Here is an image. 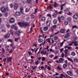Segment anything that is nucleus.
I'll return each mask as SVG.
<instances>
[{"mask_svg": "<svg viewBox=\"0 0 78 78\" xmlns=\"http://www.w3.org/2000/svg\"><path fill=\"white\" fill-rule=\"evenodd\" d=\"M64 61V59L62 58H61L59 59V62L60 63H63V61Z\"/></svg>", "mask_w": 78, "mask_h": 78, "instance_id": "nucleus-16", "label": "nucleus"}, {"mask_svg": "<svg viewBox=\"0 0 78 78\" xmlns=\"http://www.w3.org/2000/svg\"><path fill=\"white\" fill-rule=\"evenodd\" d=\"M54 7H58V4L56 2H55L54 4Z\"/></svg>", "mask_w": 78, "mask_h": 78, "instance_id": "nucleus-26", "label": "nucleus"}, {"mask_svg": "<svg viewBox=\"0 0 78 78\" xmlns=\"http://www.w3.org/2000/svg\"><path fill=\"white\" fill-rule=\"evenodd\" d=\"M20 12L22 14H23V7H21L20 8Z\"/></svg>", "mask_w": 78, "mask_h": 78, "instance_id": "nucleus-12", "label": "nucleus"}, {"mask_svg": "<svg viewBox=\"0 0 78 78\" xmlns=\"http://www.w3.org/2000/svg\"><path fill=\"white\" fill-rule=\"evenodd\" d=\"M18 25L20 26L21 27H23L25 26L24 23L23 22H19Z\"/></svg>", "mask_w": 78, "mask_h": 78, "instance_id": "nucleus-4", "label": "nucleus"}, {"mask_svg": "<svg viewBox=\"0 0 78 78\" xmlns=\"http://www.w3.org/2000/svg\"><path fill=\"white\" fill-rule=\"evenodd\" d=\"M1 10L2 12H6V8L4 6L1 7Z\"/></svg>", "mask_w": 78, "mask_h": 78, "instance_id": "nucleus-2", "label": "nucleus"}, {"mask_svg": "<svg viewBox=\"0 0 78 78\" xmlns=\"http://www.w3.org/2000/svg\"><path fill=\"white\" fill-rule=\"evenodd\" d=\"M52 16L53 17H56V15L55 14V13H53V14Z\"/></svg>", "mask_w": 78, "mask_h": 78, "instance_id": "nucleus-59", "label": "nucleus"}, {"mask_svg": "<svg viewBox=\"0 0 78 78\" xmlns=\"http://www.w3.org/2000/svg\"><path fill=\"white\" fill-rule=\"evenodd\" d=\"M4 37L5 39H8L10 37V34L8 33L7 34L5 35L4 36Z\"/></svg>", "mask_w": 78, "mask_h": 78, "instance_id": "nucleus-5", "label": "nucleus"}, {"mask_svg": "<svg viewBox=\"0 0 78 78\" xmlns=\"http://www.w3.org/2000/svg\"><path fill=\"white\" fill-rule=\"evenodd\" d=\"M69 34H67L65 36V38H67V37H69Z\"/></svg>", "mask_w": 78, "mask_h": 78, "instance_id": "nucleus-35", "label": "nucleus"}, {"mask_svg": "<svg viewBox=\"0 0 78 78\" xmlns=\"http://www.w3.org/2000/svg\"><path fill=\"white\" fill-rule=\"evenodd\" d=\"M4 16L6 17H8V12H6L5 14H4Z\"/></svg>", "mask_w": 78, "mask_h": 78, "instance_id": "nucleus-42", "label": "nucleus"}, {"mask_svg": "<svg viewBox=\"0 0 78 78\" xmlns=\"http://www.w3.org/2000/svg\"><path fill=\"white\" fill-rule=\"evenodd\" d=\"M73 17L75 19H78V16L76 14L73 15Z\"/></svg>", "mask_w": 78, "mask_h": 78, "instance_id": "nucleus-25", "label": "nucleus"}, {"mask_svg": "<svg viewBox=\"0 0 78 78\" xmlns=\"http://www.w3.org/2000/svg\"><path fill=\"white\" fill-rule=\"evenodd\" d=\"M48 30V27L47 26H45L43 28V30H44V31H47Z\"/></svg>", "mask_w": 78, "mask_h": 78, "instance_id": "nucleus-17", "label": "nucleus"}, {"mask_svg": "<svg viewBox=\"0 0 78 78\" xmlns=\"http://www.w3.org/2000/svg\"><path fill=\"white\" fill-rule=\"evenodd\" d=\"M57 22H58L57 20L55 19L53 20V23L54 24H56V23H57Z\"/></svg>", "mask_w": 78, "mask_h": 78, "instance_id": "nucleus-22", "label": "nucleus"}, {"mask_svg": "<svg viewBox=\"0 0 78 78\" xmlns=\"http://www.w3.org/2000/svg\"><path fill=\"white\" fill-rule=\"evenodd\" d=\"M30 11V9L27 8L26 9V12H29Z\"/></svg>", "mask_w": 78, "mask_h": 78, "instance_id": "nucleus-33", "label": "nucleus"}, {"mask_svg": "<svg viewBox=\"0 0 78 78\" xmlns=\"http://www.w3.org/2000/svg\"><path fill=\"white\" fill-rule=\"evenodd\" d=\"M67 59L69 61H70L71 62H73V60H72V59H71V58H69V57H68L67 58Z\"/></svg>", "mask_w": 78, "mask_h": 78, "instance_id": "nucleus-36", "label": "nucleus"}, {"mask_svg": "<svg viewBox=\"0 0 78 78\" xmlns=\"http://www.w3.org/2000/svg\"><path fill=\"white\" fill-rule=\"evenodd\" d=\"M64 24L65 25H68V24H69V22L67 21H65Z\"/></svg>", "mask_w": 78, "mask_h": 78, "instance_id": "nucleus-46", "label": "nucleus"}, {"mask_svg": "<svg viewBox=\"0 0 78 78\" xmlns=\"http://www.w3.org/2000/svg\"><path fill=\"white\" fill-rule=\"evenodd\" d=\"M29 25H30V23H24L25 26H29Z\"/></svg>", "mask_w": 78, "mask_h": 78, "instance_id": "nucleus-39", "label": "nucleus"}, {"mask_svg": "<svg viewBox=\"0 0 78 78\" xmlns=\"http://www.w3.org/2000/svg\"><path fill=\"white\" fill-rule=\"evenodd\" d=\"M57 27V26H56V25H54L53 26V28L54 29H55V28H56Z\"/></svg>", "mask_w": 78, "mask_h": 78, "instance_id": "nucleus-55", "label": "nucleus"}, {"mask_svg": "<svg viewBox=\"0 0 78 78\" xmlns=\"http://www.w3.org/2000/svg\"><path fill=\"white\" fill-rule=\"evenodd\" d=\"M43 41V40L41 38H39L38 39V42L40 43H41V42H42Z\"/></svg>", "mask_w": 78, "mask_h": 78, "instance_id": "nucleus-28", "label": "nucleus"}, {"mask_svg": "<svg viewBox=\"0 0 78 78\" xmlns=\"http://www.w3.org/2000/svg\"><path fill=\"white\" fill-rule=\"evenodd\" d=\"M66 3L64 4H63L61 6V10H63V7L64 6L66 5Z\"/></svg>", "mask_w": 78, "mask_h": 78, "instance_id": "nucleus-19", "label": "nucleus"}, {"mask_svg": "<svg viewBox=\"0 0 78 78\" xmlns=\"http://www.w3.org/2000/svg\"><path fill=\"white\" fill-rule=\"evenodd\" d=\"M47 16L48 17H49L50 18H51V15L50 14H48L47 15Z\"/></svg>", "mask_w": 78, "mask_h": 78, "instance_id": "nucleus-51", "label": "nucleus"}, {"mask_svg": "<svg viewBox=\"0 0 78 78\" xmlns=\"http://www.w3.org/2000/svg\"><path fill=\"white\" fill-rule=\"evenodd\" d=\"M12 59V57H9L7 58V62H9V61L10 62H11V60Z\"/></svg>", "mask_w": 78, "mask_h": 78, "instance_id": "nucleus-18", "label": "nucleus"}, {"mask_svg": "<svg viewBox=\"0 0 78 78\" xmlns=\"http://www.w3.org/2000/svg\"><path fill=\"white\" fill-rule=\"evenodd\" d=\"M46 24L47 27H50V24H51V21L49 20L47 21Z\"/></svg>", "mask_w": 78, "mask_h": 78, "instance_id": "nucleus-8", "label": "nucleus"}, {"mask_svg": "<svg viewBox=\"0 0 78 78\" xmlns=\"http://www.w3.org/2000/svg\"><path fill=\"white\" fill-rule=\"evenodd\" d=\"M67 73L68 75H70V76H73V73H72L71 71H67Z\"/></svg>", "mask_w": 78, "mask_h": 78, "instance_id": "nucleus-9", "label": "nucleus"}, {"mask_svg": "<svg viewBox=\"0 0 78 78\" xmlns=\"http://www.w3.org/2000/svg\"><path fill=\"white\" fill-rule=\"evenodd\" d=\"M20 12H16V16H20Z\"/></svg>", "mask_w": 78, "mask_h": 78, "instance_id": "nucleus-14", "label": "nucleus"}, {"mask_svg": "<svg viewBox=\"0 0 78 78\" xmlns=\"http://www.w3.org/2000/svg\"><path fill=\"white\" fill-rule=\"evenodd\" d=\"M6 50L7 51L9 52L10 53H12V49H9L8 48H7Z\"/></svg>", "mask_w": 78, "mask_h": 78, "instance_id": "nucleus-10", "label": "nucleus"}, {"mask_svg": "<svg viewBox=\"0 0 78 78\" xmlns=\"http://www.w3.org/2000/svg\"><path fill=\"white\" fill-rule=\"evenodd\" d=\"M74 28H76V29H77L78 28V27H77V26H73L72 28L71 29L72 31H74L73 30H74Z\"/></svg>", "mask_w": 78, "mask_h": 78, "instance_id": "nucleus-15", "label": "nucleus"}, {"mask_svg": "<svg viewBox=\"0 0 78 78\" xmlns=\"http://www.w3.org/2000/svg\"><path fill=\"white\" fill-rule=\"evenodd\" d=\"M7 42H10L11 43H12V42H13V40H12V39H9L7 40Z\"/></svg>", "mask_w": 78, "mask_h": 78, "instance_id": "nucleus-37", "label": "nucleus"}, {"mask_svg": "<svg viewBox=\"0 0 78 78\" xmlns=\"http://www.w3.org/2000/svg\"><path fill=\"white\" fill-rule=\"evenodd\" d=\"M64 11H65V12H66H66H69V10H67V9H66L64 10Z\"/></svg>", "mask_w": 78, "mask_h": 78, "instance_id": "nucleus-64", "label": "nucleus"}, {"mask_svg": "<svg viewBox=\"0 0 78 78\" xmlns=\"http://www.w3.org/2000/svg\"><path fill=\"white\" fill-rule=\"evenodd\" d=\"M67 65L66 64V63L63 64V68L65 69V68H66V67H67Z\"/></svg>", "mask_w": 78, "mask_h": 78, "instance_id": "nucleus-34", "label": "nucleus"}, {"mask_svg": "<svg viewBox=\"0 0 78 78\" xmlns=\"http://www.w3.org/2000/svg\"><path fill=\"white\" fill-rule=\"evenodd\" d=\"M19 39V38H16L15 39V42H18V40Z\"/></svg>", "mask_w": 78, "mask_h": 78, "instance_id": "nucleus-43", "label": "nucleus"}, {"mask_svg": "<svg viewBox=\"0 0 78 78\" xmlns=\"http://www.w3.org/2000/svg\"><path fill=\"white\" fill-rule=\"evenodd\" d=\"M57 39H58V37H54V40H55V41H56V40H57Z\"/></svg>", "mask_w": 78, "mask_h": 78, "instance_id": "nucleus-58", "label": "nucleus"}, {"mask_svg": "<svg viewBox=\"0 0 78 78\" xmlns=\"http://www.w3.org/2000/svg\"><path fill=\"white\" fill-rule=\"evenodd\" d=\"M10 47H11L13 49H14L15 48V47L14 46V43H11L10 44Z\"/></svg>", "mask_w": 78, "mask_h": 78, "instance_id": "nucleus-21", "label": "nucleus"}, {"mask_svg": "<svg viewBox=\"0 0 78 78\" xmlns=\"http://www.w3.org/2000/svg\"><path fill=\"white\" fill-rule=\"evenodd\" d=\"M73 61L74 62H78V59L77 58H75L73 59Z\"/></svg>", "mask_w": 78, "mask_h": 78, "instance_id": "nucleus-23", "label": "nucleus"}, {"mask_svg": "<svg viewBox=\"0 0 78 78\" xmlns=\"http://www.w3.org/2000/svg\"><path fill=\"white\" fill-rule=\"evenodd\" d=\"M67 48L68 50H72V48L70 46H66L65 47V48Z\"/></svg>", "mask_w": 78, "mask_h": 78, "instance_id": "nucleus-30", "label": "nucleus"}, {"mask_svg": "<svg viewBox=\"0 0 78 78\" xmlns=\"http://www.w3.org/2000/svg\"><path fill=\"white\" fill-rule=\"evenodd\" d=\"M28 3H30L31 2V0H27Z\"/></svg>", "mask_w": 78, "mask_h": 78, "instance_id": "nucleus-49", "label": "nucleus"}, {"mask_svg": "<svg viewBox=\"0 0 78 78\" xmlns=\"http://www.w3.org/2000/svg\"><path fill=\"white\" fill-rule=\"evenodd\" d=\"M6 27L8 28H10V25L9 24H7L6 25Z\"/></svg>", "mask_w": 78, "mask_h": 78, "instance_id": "nucleus-40", "label": "nucleus"}, {"mask_svg": "<svg viewBox=\"0 0 78 78\" xmlns=\"http://www.w3.org/2000/svg\"><path fill=\"white\" fill-rule=\"evenodd\" d=\"M59 54V50H56L55 51V54L56 55H58V54Z\"/></svg>", "mask_w": 78, "mask_h": 78, "instance_id": "nucleus-56", "label": "nucleus"}, {"mask_svg": "<svg viewBox=\"0 0 78 78\" xmlns=\"http://www.w3.org/2000/svg\"><path fill=\"white\" fill-rule=\"evenodd\" d=\"M68 12V13H67V15H71V14H72V13L69 12Z\"/></svg>", "mask_w": 78, "mask_h": 78, "instance_id": "nucleus-62", "label": "nucleus"}, {"mask_svg": "<svg viewBox=\"0 0 78 78\" xmlns=\"http://www.w3.org/2000/svg\"><path fill=\"white\" fill-rule=\"evenodd\" d=\"M15 22V20H14V18H12L10 19L9 20V23H14Z\"/></svg>", "mask_w": 78, "mask_h": 78, "instance_id": "nucleus-3", "label": "nucleus"}, {"mask_svg": "<svg viewBox=\"0 0 78 78\" xmlns=\"http://www.w3.org/2000/svg\"><path fill=\"white\" fill-rule=\"evenodd\" d=\"M60 33H62V34H64V33H65V30H64L63 29H62L60 30Z\"/></svg>", "mask_w": 78, "mask_h": 78, "instance_id": "nucleus-20", "label": "nucleus"}, {"mask_svg": "<svg viewBox=\"0 0 78 78\" xmlns=\"http://www.w3.org/2000/svg\"><path fill=\"white\" fill-rule=\"evenodd\" d=\"M45 59V57H43L41 58V60L42 61H44Z\"/></svg>", "mask_w": 78, "mask_h": 78, "instance_id": "nucleus-61", "label": "nucleus"}, {"mask_svg": "<svg viewBox=\"0 0 78 78\" xmlns=\"http://www.w3.org/2000/svg\"><path fill=\"white\" fill-rule=\"evenodd\" d=\"M18 28V27L17 26H15L14 27V29L15 30H17Z\"/></svg>", "mask_w": 78, "mask_h": 78, "instance_id": "nucleus-60", "label": "nucleus"}, {"mask_svg": "<svg viewBox=\"0 0 78 78\" xmlns=\"http://www.w3.org/2000/svg\"><path fill=\"white\" fill-rule=\"evenodd\" d=\"M36 67H37V66H34V68L33 66H32V70H35V69H36Z\"/></svg>", "mask_w": 78, "mask_h": 78, "instance_id": "nucleus-54", "label": "nucleus"}, {"mask_svg": "<svg viewBox=\"0 0 78 78\" xmlns=\"http://www.w3.org/2000/svg\"><path fill=\"white\" fill-rule=\"evenodd\" d=\"M59 77H60V78H63V77H64V78H65V75H64L63 74H60V76Z\"/></svg>", "mask_w": 78, "mask_h": 78, "instance_id": "nucleus-32", "label": "nucleus"}, {"mask_svg": "<svg viewBox=\"0 0 78 78\" xmlns=\"http://www.w3.org/2000/svg\"><path fill=\"white\" fill-rule=\"evenodd\" d=\"M21 33L20 31V30H18V31H16L15 33V35L16 36H20V33Z\"/></svg>", "mask_w": 78, "mask_h": 78, "instance_id": "nucleus-6", "label": "nucleus"}, {"mask_svg": "<svg viewBox=\"0 0 78 78\" xmlns=\"http://www.w3.org/2000/svg\"><path fill=\"white\" fill-rule=\"evenodd\" d=\"M28 52L29 55H33V54L31 53V52L28 51Z\"/></svg>", "mask_w": 78, "mask_h": 78, "instance_id": "nucleus-47", "label": "nucleus"}, {"mask_svg": "<svg viewBox=\"0 0 78 78\" xmlns=\"http://www.w3.org/2000/svg\"><path fill=\"white\" fill-rule=\"evenodd\" d=\"M19 7V5L17 4H15L14 5V8L15 9H17Z\"/></svg>", "mask_w": 78, "mask_h": 78, "instance_id": "nucleus-11", "label": "nucleus"}, {"mask_svg": "<svg viewBox=\"0 0 78 78\" xmlns=\"http://www.w3.org/2000/svg\"><path fill=\"white\" fill-rule=\"evenodd\" d=\"M57 69L58 70H62V68L59 66H58L57 67Z\"/></svg>", "mask_w": 78, "mask_h": 78, "instance_id": "nucleus-24", "label": "nucleus"}, {"mask_svg": "<svg viewBox=\"0 0 78 78\" xmlns=\"http://www.w3.org/2000/svg\"><path fill=\"white\" fill-rule=\"evenodd\" d=\"M2 53H5V50L3 48H2Z\"/></svg>", "mask_w": 78, "mask_h": 78, "instance_id": "nucleus-48", "label": "nucleus"}, {"mask_svg": "<svg viewBox=\"0 0 78 78\" xmlns=\"http://www.w3.org/2000/svg\"><path fill=\"white\" fill-rule=\"evenodd\" d=\"M6 31V29L4 28H2L1 29V32L2 33H5Z\"/></svg>", "mask_w": 78, "mask_h": 78, "instance_id": "nucleus-13", "label": "nucleus"}, {"mask_svg": "<svg viewBox=\"0 0 78 78\" xmlns=\"http://www.w3.org/2000/svg\"><path fill=\"white\" fill-rule=\"evenodd\" d=\"M53 56H54V55L52 54L49 55V57L51 58H52Z\"/></svg>", "mask_w": 78, "mask_h": 78, "instance_id": "nucleus-52", "label": "nucleus"}, {"mask_svg": "<svg viewBox=\"0 0 78 78\" xmlns=\"http://www.w3.org/2000/svg\"><path fill=\"white\" fill-rule=\"evenodd\" d=\"M13 6L14 5H12V4H10V6L11 8H13Z\"/></svg>", "mask_w": 78, "mask_h": 78, "instance_id": "nucleus-53", "label": "nucleus"}, {"mask_svg": "<svg viewBox=\"0 0 78 78\" xmlns=\"http://www.w3.org/2000/svg\"><path fill=\"white\" fill-rule=\"evenodd\" d=\"M64 52L65 54H67L69 52V50L67 49H66L64 51Z\"/></svg>", "mask_w": 78, "mask_h": 78, "instance_id": "nucleus-31", "label": "nucleus"}, {"mask_svg": "<svg viewBox=\"0 0 78 78\" xmlns=\"http://www.w3.org/2000/svg\"><path fill=\"white\" fill-rule=\"evenodd\" d=\"M48 8H49V9H53V8L51 6H48L47 7V9H48Z\"/></svg>", "mask_w": 78, "mask_h": 78, "instance_id": "nucleus-41", "label": "nucleus"}, {"mask_svg": "<svg viewBox=\"0 0 78 78\" xmlns=\"http://www.w3.org/2000/svg\"><path fill=\"white\" fill-rule=\"evenodd\" d=\"M63 13V12L62 11H60L58 13V14H62V13Z\"/></svg>", "mask_w": 78, "mask_h": 78, "instance_id": "nucleus-57", "label": "nucleus"}, {"mask_svg": "<svg viewBox=\"0 0 78 78\" xmlns=\"http://www.w3.org/2000/svg\"><path fill=\"white\" fill-rule=\"evenodd\" d=\"M45 17L44 16L41 19V20L43 22H44V21H45Z\"/></svg>", "mask_w": 78, "mask_h": 78, "instance_id": "nucleus-38", "label": "nucleus"}, {"mask_svg": "<svg viewBox=\"0 0 78 78\" xmlns=\"http://www.w3.org/2000/svg\"><path fill=\"white\" fill-rule=\"evenodd\" d=\"M46 41L49 43V44H51V42L50 41V38L47 39Z\"/></svg>", "mask_w": 78, "mask_h": 78, "instance_id": "nucleus-27", "label": "nucleus"}, {"mask_svg": "<svg viewBox=\"0 0 78 78\" xmlns=\"http://www.w3.org/2000/svg\"><path fill=\"white\" fill-rule=\"evenodd\" d=\"M58 20L59 22V23H61V20H63L64 19V17L63 16H61V17H59V16L58 17Z\"/></svg>", "mask_w": 78, "mask_h": 78, "instance_id": "nucleus-1", "label": "nucleus"}, {"mask_svg": "<svg viewBox=\"0 0 78 78\" xmlns=\"http://www.w3.org/2000/svg\"><path fill=\"white\" fill-rule=\"evenodd\" d=\"M64 56H65V54L64 53H62L61 54V57L62 58H64Z\"/></svg>", "mask_w": 78, "mask_h": 78, "instance_id": "nucleus-50", "label": "nucleus"}, {"mask_svg": "<svg viewBox=\"0 0 78 78\" xmlns=\"http://www.w3.org/2000/svg\"><path fill=\"white\" fill-rule=\"evenodd\" d=\"M64 44V41L62 42L61 43H58V47L60 48L61 47L62 45H63V44Z\"/></svg>", "mask_w": 78, "mask_h": 78, "instance_id": "nucleus-7", "label": "nucleus"}, {"mask_svg": "<svg viewBox=\"0 0 78 78\" xmlns=\"http://www.w3.org/2000/svg\"><path fill=\"white\" fill-rule=\"evenodd\" d=\"M65 78H69V76H68L67 75H65Z\"/></svg>", "mask_w": 78, "mask_h": 78, "instance_id": "nucleus-63", "label": "nucleus"}, {"mask_svg": "<svg viewBox=\"0 0 78 78\" xmlns=\"http://www.w3.org/2000/svg\"><path fill=\"white\" fill-rule=\"evenodd\" d=\"M39 62V60H37V61L35 62V64L36 65H37L39 63V62Z\"/></svg>", "mask_w": 78, "mask_h": 78, "instance_id": "nucleus-45", "label": "nucleus"}, {"mask_svg": "<svg viewBox=\"0 0 78 78\" xmlns=\"http://www.w3.org/2000/svg\"><path fill=\"white\" fill-rule=\"evenodd\" d=\"M67 20L68 21H71L72 20V18L71 17H69L67 18Z\"/></svg>", "mask_w": 78, "mask_h": 78, "instance_id": "nucleus-29", "label": "nucleus"}, {"mask_svg": "<svg viewBox=\"0 0 78 78\" xmlns=\"http://www.w3.org/2000/svg\"><path fill=\"white\" fill-rule=\"evenodd\" d=\"M71 55H72V56H75V53L74 51H73L72 52Z\"/></svg>", "mask_w": 78, "mask_h": 78, "instance_id": "nucleus-44", "label": "nucleus"}]
</instances>
